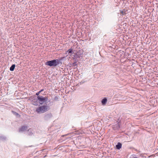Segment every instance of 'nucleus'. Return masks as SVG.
<instances>
[{
	"label": "nucleus",
	"instance_id": "5",
	"mask_svg": "<svg viewBox=\"0 0 158 158\" xmlns=\"http://www.w3.org/2000/svg\"><path fill=\"white\" fill-rule=\"evenodd\" d=\"M28 128V126H27L24 125L22 126L19 129V132H23L26 131Z\"/></svg>",
	"mask_w": 158,
	"mask_h": 158
},
{
	"label": "nucleus",
	"instance_id": "1",
	"mask_svg": "<svg viewBox=\"0 0 158 158\" xmlns=\"http://www.w3.org/2000/svg\"><path fill=\"white\" fill-rule=\"evenodd\" d=\"M50 108V107L46 104L37 107L35 111L38 114H42L49 110Z\"/></svg>",
	"mask_w": 158,
	"mask_h": 158
},
{
	"label": "nucleus",
	"instance_id": "13",
	"mask_svg": "<svg viewBox=\"0 0 158 158\" xmlns=\"http://www.w3.org/2000/svg\"><path fill=\"white\" fill-rule=\"evenodd\" d=\"M72 64V65L73 66H77V64H76V62L73 63Z\"/></svg>",
	"mask_w": 158,
	"mask_h": 158
},
{
	"label": "nucleus",
	"instance_id": "4",
	"mask_svg": "<svg viewBox=\"0 0 158 158\" xmlns=\"http://www.w3.org/2000/svg\"><path fill=\"white\" fill-rule=\"evenodd\" d=\"M52 117V115L51 113L46 114L44 117V120L48 121Z\"/></svg>",
	"mask_w": 158,
	"mask_h": 158
},
{
	"label": "nucleus",
	"instance_id": "3",
	"mask_svg": "<svg viewBox=\"0 0 158 158\" xmlns=\"http://www.w3.org/2000/svg\"><path fill=\"white\" fill-rule=\"evenodd\" d=\"M37 98L41 105L43 104L44 103H47L48 99V97L46 96L43 97L39 96H37Z\"/></svg>",
	"mask_w": 158,
	"mask_h": 158
},
{
	"label": "nucleus",
	"instance_id": "7",
	"mask_svg": "<svg viewBox=\"0 0 158 158\" xmlns=\"http://www.w3.org/2000/svg\"><path fill=\"white\" fill-rule=\"evenodd\" d=\"M73 49L71 48L69 49L67 51V52H68V54L70 56H71V54L73 53Z\"/></svg>",
	"mask_w": 158,
	"mask_h": 158
},
{
	"label": "nucleus",
	"instance_id": "9",
	"mask_svg": "<svg viewBox=\"0 0 158 158\" xmlns=\"http://www.w3.org/2000/svg\"><path fill=\"white\" fill-rule=\"evenodd\" d=\"M27 134L29 135H31L33 134L31 129H29L27 131Z\"/></svg>",
	"mask_w": 158,
	"mask_h": 158
},
{
	"label": "nucleus",
	"instance_id": "2",
	"mask_svg": "<svg viewBox=\"0 0 158 158\" xmlns=\"http://www.w3.org/2000/svg\"><path fill=\"white\" fill-rule=\"evenodd\" d=\"M60 62V60L58 59H54L48 61L45 63V64L50 66H54L56 67L58 65Z\"/></svg>",
	"mask_w": 158,
	"mask_h": 158
},
{
	"label": "nucleus",
	"instance_id": "16",
	"mask_svg": "<svg viewBox=\"0 0 158 158\" xmlns=\"http://www.w3.org/2000/svg\"><path fill=\"white\" fill-rule=\"evenodd\" d=\"M68 135V134H66L64 135H63V136H66V135Z\"/></svg>",
	"mask_w": 158,
	"mask_h": 158
},
{
	"label": "nucleus",
	"instance_id": "17",
	"mask_svg": "<svg viewBox=\"0 0 158 158\" xmlns=\"http://www.w3.org/2000/svg\"><path fill=\"white\" fill-rule=\"evenodd\" d=\"M3 138H4V139H6V137H3Z\"/></svg>",
	"mask_w": 158,
	"mask_h": 158
},
{
	"label": "nucleus",
	"instance_id": "14",
	"mask_svg": "<svg viewBox=\"0 0 158 158\" xmlns=\"http://www.w3.org/2000/svg\"><path fill=\"white\" fill-rule=\"evenodd\" d=\"M40 92L39 91V92H37V93H36V95L38 96V95L39 94H40Z\"/></svg>",
	"mask_w": 158,
	"mask_h": 158
},
{
	"label": "nucleus",
	"instance_id": "11",
	"mask_svg": "<svg viewBox=\"0 0 158 158\" xmlns=\"http://www.w3.org/2000/svg\"><path fill=\"white\" fill-rule=\"evenodd\" d=\"M120 13H121V14H122V15H124L125 14H126V13L125 11L123 10V11H120Z\"/></svg>",
	"mask_w": 158,
	"mask_h": 158
},
{
	"label": "nucleus",
	"instance_id": "8",
	"mask_svg": "<svg viewBox=\"0 0 158 158\" xmlns=\"http://www.w3.org/2000/svg\"><path fill=\"white\" fill-rule=\"evenodd\" d=\"M107 102V99L106 98H104L103 99L102 101V103L103 105H105L106 103Z\"/></svg>",
	"mask_w": 158,
	"mask_h": 158
},
{
	"label": "nucleus",
	"instance_id": "15",
	"mask_svg": "<svg viewBox=\"0 0 158 158\" xmlns=\"http://www.w3.org/2000/svg\"><path fill=\"white\" fill-rule=\"evenodd\" d=\"M44 90V89H41L40 91H39L40 92V93H41V92H42Z\"/></svg>",
	"mask_w": 158,
	"mask_h": 158
},
{
	"label": "nucleus",
	"instance_id": "6",
	"mask_svg": "<svg viewBox=\"0 0 158 158\" xmlns=\"http://www.w3.org/2000/svg\"><path fill=\"white\" fill-rule=\"evenodd\" d=\"M116 147L117 149H119L121 148L122 144L121 143L118 142V143L116 145Z\"/></svg>",
	"mask_w": 158,
	"mask_h": 158
},
{
	"label": "nucleus",
	"instance_id": "10",
	"mask_svg": "<svg viewBox=\"0 0 158 158\" xmlns=\"http://www.w3.org/2000/svg\"><path fill=\"white\" fill-rule=\"evenodd\" d=\"M15 64H12L10 68V69L11 71H13L15 68Z\"/></svg>",
	"mask_w": 158,
	"mask_h": 158
},
{
	"label": "nucleus",
	"instance_id": "12",
	"mask_svg": "<svg viewBox=\"0 0 158 158\" xmlns=\"http://www.w3.org/2000/svg\"><path fill=\"white\" fill-rule=\"evenodd\" d=\"M13 114L16 116H20V115H19V114L16 112L12 111V112Z\"/></svg>",
	"mask_w": 158,
	"mask_h": 158
}]
</instances>
